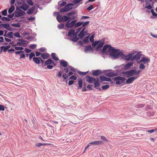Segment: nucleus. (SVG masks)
Returning <instances> with one entry per match:
<instances>
[{
  "label": "nucleus",
  "mask_w": 157,
  "mask_h": 157,
  "mask_svg": "<svg viewBox=\"0 0 157 157\" xmlns=\"http://www.w3.org/2000/svg\"><path fill=\"white\" fill-rule=\"evenodd\" d=\"M140 72V70L136 71V69H132L126 71H122L120 72V75L112 78L113 80L116 81L117 85H120L124 83L126 80V78H129L131 76H134V75H136L139 74Z\"/></svg>",
  "instance_id": "obj_1"
},
{
  "label": "nucleus",
  "mask_w": 157,
  "mask_h": 157,
  "mask_svg": "<svg viewBox=\"0 0 157 157\" xmlns=\"http://www.w3.org/2000/svg\"><path fill=\"white\" fill-rule=\"evenodd\" d=\"M117 52V51L116 50L112 53L110 54L109 56L111 57V58L113 59H117L119 56H121V57H124V54L122 52Z\"/></svg>",
  "instance_id": "obj_2"
},
{
  "label": "nucleus",
  "mask_w": 157,
  "mask_h": 157,
  "mask_svg": "<svg viewBox=\"0 0 157 157\" xmlns=\"http://www.w3.org/2000/svg\"><path fill=\"white\" fill-rule=\"evenodd\" d=\"M136 75V77H134L133 76L130 77L126 80L125 82V83H124V84H130L133 83V81L136 79L138 78L139 77V75Z\"/></svg>",
  "instance_id": "obj_3"
},
{
  "label": "nucleus",
  "mask_w": 157,
  "mask_h": 157,
  "mask_svg": "<svg viewBox=\"0 0 157 157\" xmlns=\"http://www.w3.org/2000/svg\"><path fill=\"white\" fill-rule=\"evenodd\" d=\"M70 21L69 20L67 21L65 25L66 27L68 28H72L74 26H75V24L77 21L76 20H74L71 22H70Z\"/></svg>",
  "instance_id": "obj_4"
},
{
  "label": "nucleus",
  "mask_w": 157,
  "mask_h": 157,
  "mask_svg": "<svg viewBox=\"0 0 157 157\" xmlns=\"http://www.w3.org/2000/svg\"><path fill=\"white\" fill-rule=\"evenodd\" d=\"M53 63V61L50 58L48 59L45 62V66L47 65V68L50 69H51L53 68V65H51V64H52V63Z\"/></svg>",
  "instance_id": "obj_5"
},
{
  "label": "nucleus",
  "mask_w": 157,
  "mask_h": 157,
  "mask_svg": "<svg viewBox=\"0 0 157 157\" xmlns=\"http://www.w3.org/2000/svg\"><path fill=\"white\" fill-rule=\"evenodd\" d=\"M141 52H138L136 54L133 56L132 60H133V61L134 60L136 61L137 63V62L139 61V60L140 59V57L141 56Z\"/></svg>",
  "instance_id": "obj_6"
},
{
  "label": "nucleus",
  "mask_w": 157,
  "mask_h": 157,
  "mask_svg": "<svg viewBox=\"0 0 157 157\" xmlns=\"http://www.w3.org/2000/svg\"><path fill=\"white\" fill-rule=\"evenodd\" d=\"M107 71L106 70H104L102 72L100 70H97L92 71V75L94 76H98L99 75L102 74L103 73L106 72Z\"/></svg>",
  "instance_id": "obj_7"
},
{
  "label": "nucleus",
  "mask_w": 157,
  "mask_h": 157,
  "mask_svg": "<svg viewBox=\"0 0 157 157\" xmlns=\"http://www.w3.org/2000/svg\"><path fill=\"white\" fill-rule=\"evenodd\" d=\"M132 55V53H129L127 55H125L124 54V57H124L125 59L127 61H133V60H132V58L133 57Z\"/></svg>",
  "instance_id": "obj_8"
},
{
  "label": "nucleus",
  "mask_w": 157,
  "mask_h": 157,
  "mask_svg": "<svg viewBox=\"0 0 157 157\" xmlns=\"http://www.w3.org/2000/svg\"><path fill=\"white\" fill-rule=\"evenodd\" d=\"M103 144V142L101 141H95L89 143V144L91 145H100Z\"/></svg>",
  "instance_id": "obj_9"
},
{
  "label": "nucleus",
  "mask_w": 157,
  "mask_h": 157,
  "mask_svg": "<svg viewBox=\"0 0 157 157\" xmlns=\"http://www.w3.org/2000/svg\"><path fill=\"white\" fill-rule=\"evenodd\" d=\"M85 79L86 81L89 83H91L93 82L95 80V78H92L88 75H87L85 77Z\"/></svg>",
  "instance_id": "obj_10"
},
{
  "label": "nucleus",
  "mask_w": 157,
  "mask_h": 157,
  "mask_svg": "<svg viewBox=\"0 0 157 157\" xmlns=\"http://www.w3.org/2000/svg\"><path fill=\"white\" fill-rule=\"evenodd\" d=\"M150 59L146 57H143L142 59L137 62L138 63H140L141 62H143L144 64H145L150 61Z\"/></svg>",
  "instance_id": "obj_11"
},
{
  "label": "nucleus",
  "mask_w": 157,
  "mask_h": 157,
  "mask_svg": "<svg viewBox=\"0 0 157 157\" xmlns=\"http://www.w3.org/2000/svg\"><path fill=\"white\" fill-rule=\"evenodd\" d=\"M100 78L101 82L102 81H111V79L110 78L105 77L104 76H100Z\"/></svg>",
  "instance_id": "obj_12"
},
{
  "label": "nucleus",
  "mask_w": 157,
  "mask_h": 157,
  "mask_svg": "<svg viewBox=\"0 0 157 157\" xmlns=\"http://www.w3.org/2000/svg\"><path fill=\"white\" fill-rule=\"evenodd\" d=\"M106 76L109 77H113L118 75L117 73H114L113 71L108 73L105 75Z\"/></svg>",
  "instance_id": "obj_13"
},
{
  "label": "nucleus",
  "mask_w": 157,
  "mask_h": 157,
  "mask_svg": "<svg viewBox=\"0 0 157 157\" xmlns=\"http://www.w3.org/2000/svg\"><path fill=\"white\" fill-rule=\"evenodd\" d=\"M133 64V63L131 62L128 63L127 64L124 65V70H126L128 69Z\"/></svg>",
  "instance_id": "obj_14"
},
{
  "label": "nucleus",
  "mask_w": 157,
  "mask_h": 157,
  "mask_svg": "<svg viewBox=\"0 0 157 157\" xmlns=\"http://www.w3.org/2000/svg\"><path fill=\"white\" fill-rule=\"evenodd\" d=\"M73 74V73L71 71H70L68 73V75H67L66 73H64L62 75V77L64 79H67L68 77Z\"/></svg>",
  "instance_id": "obj_15"
},
{
  "label": "nucleus",
  "mask_w": 157,
  "mask_h": 157,
  "mask_svg": "<svg viewBox=\"0 0 157 157\" xmlns=\"http://www.w3.org/2000/svg\"><path fill=\"white\" fill-rule=\"evenodd\" d=\"M104 43L103 42H99L97 44V46L96 48V50L97 51L99 49L101 48L104 44Z\"/></svg>",
  "instance_id": "obj_16"
},
{
  "label": "nucleus",
  "mask_w": 157,
  "mask_h": 157,
  "mask_svg": "<svg viewBox=\"0 0 157 157\" xmlns=\"http://www.w3.org/2000/svg\"><path fill=\"white\" fill-rule=\"evenodd\" d=\"M78 89H81L82 87L83 81L82 78H79L78 79Z\"/></svg>",
  "instance_id": "obj_17"
},
{
  "label": "nucleus",
  "mask_w": 157,
  "mask_h": 157,
  "mask_svg": "<svg viewBox=\"0 0 157 157\" xmlns=\"http://www.w3.org/2000/svg\"><path fill=\"white\" fill-rule=\"evenodd\" d=\"M75 31V30L74 29H70L68 33L67 36L71 37V36H74V31Z\"/></svg>",
  "instance_id": "obj_18"
},
{
  "label": "nucleus",
  "mask_w": 157,
  "mask_h": 157,
  "mask_svg": "<svg viewBox=\"0 0 157 157\" xmlns=\"http://www.w3.org/2000/svg\"><path fill=\"white\" fill-rule=\"evenodd\" d=\"M116 50V49H115L113 47H112L110 45L107 51L109 52L110 53V54H111L113 52L115 51Z\"/></svg>",
  "instance_id": "obj_19"
},
{
  "label": "nucleus",
  "mask_w": 157,
  "mask_h": 157,
  "mask_svg": "<svg viewBox=\"0 0 157 157\" xmlns=\"http://www.w3.org/2000/svg\"><path fill=\"white\" fill-rule=\"evenodd\" d=\"M40 57H34L33 58V60L36 64H39L40 63Z\"/></svg>",
  "instance_id": "obj_20"
},
{
  "label": "nucleus",
  "mask_w": 157,
  "mask_h": 157,
  "mask_svg": "<svg viewBox=\"0 0 157 157\" xmlns=\"http://www.w3.org/2000/svg\"><path fill=\"white\" fill-rule=\"evenodd\" d=\"M29 7V6L26 3L24 4L21 6H20L21 8L25 11H26Z\"/></svg>",
  "instance_id": "obj_21"
},
{
  "label": "nucleus",
  "mask_w": 157,
  "mask_h": 157,
  "mask_svg": "<svg viewBox=\"0 0 157 157\" xmlns=\"http://www.w3.org/2000/svg\"><path fill=\"white\" fill-rule=\"evenodd\" d=\"M60 65L64 67H66L68 65L67 62L64 60H62L60 63Z\"/></svg>",
  "instance_id": "obj_22"
},
{
  "label": "nucleus",
  "mask_w": 157,
  "mask_h": 157,
  "mask_svg": "<svg viewBox=\"0 0 157 157\" xmlns=\"http://www.w3.org/2000/svg\"><path fill=\"white\" fill-rule=\"evenodd\" d=\"M28 44V43H24V42H18L17 43V45L19 46H22L24 47H26Z\"/></svg>",
  "instance_id": "obj_23"
},
{
  "label": "nucleus",
  "mask_w": 157,
  "mask_h": 157,
  "mask_svg": "<svg viewBox=\"0 0 157 157\" xmlns=\"http://www.w3.org/2000/svg\"><path fill=\"white\" fill-rule=\"evenodd\" d=\"M49 55L47 53H43L41 55V57L44 59H48L49 57Z\"/></svg>",
  "instance_id": "obj_24"
},
{
  "label": "nucleus",
  "mask_w": 157,
  "mask_h": 157,
  "mask_svg": "<svg viewBox=\"0 0 157 157\" xmlns=\"http://www.w3.org/2000/svg\"><path fill=\"white\" fill-rule=\"evenodd\" d=\"M86 34L84 33V32L82 31H80L78 35V36L80 39H82L86 35Z\"/></svg>",
  "instance_id": "obj_25"
},
{
  "label": "nucleus",
  "mask_w": 157,
  "mask_h": 157,
  "mask_svg": "<svg viewBox=\"0 0 157 157\" xmlns=\"http://www.w3.org/2000/svg\"><path fill=\"white\" fill-rule=\"evenodd\" d=\"M35 9V7L34 6L32 7L31 9L29 10L27 13L28 14H31L34 12Z\"/></svg>",
  "instance_id": "obj_26"
},
{
  "label": "nucleus",
  "mask_w": 157,
  "mask_h": 157,
  "mask_svg": "<svg viewBox=\"0 0 157 157\" xmlns=\"http://www.w3.org/2000/svg\"><path fill=\"white\" fill-rule=\"evenodd\" d=\"M84 50L86 52H87L88 51L91 50L93 51V49L90 45L86 46L85 49Z\"/></svg>",
  "instance_id": "obj_27"
},
{
  "label": "nucleus",
  "mask_w": 157,
  "mask_h": 157,
  "mask_svg": "<svg viewBox=\"0 0 157 157\" xmlns=\"http://www.w3.org/2000/svg\"><path fill=\"white\" fill-rule=\"evenodd\" d=\"M94 87H98L100 85V83L99 82L98 78L97 80H96L95 79V80H94Z\"/></svg>",
  "instance_id": "obj_28"
},
{
  "label": "nucleus",
  "mask_w": 157,
  "mask_h": 157,
  "mask_svg": "<svg viewBox=\"0 0 157 157\" xmlns=\"http://www.w3.org/2000/svg\"><path fill=\"white\" fill-rule=\"evenodd\" d=\"M32 32V30L30 29H29L28 30V32H24L22 33V35L24 36L28 35H30L31 33Z\"/></svg>",
  "instance_id": "obj_29"
},
{
  "label": "nucleus",
  "mask_w": 157,
  "mask_h": 157,
  "mask_svg": "<svg viewBox=\"0 0 157 157\" xmlns=\"http://www.w3.org/2000/svg\"><path fill=\"white\" fill-rule=\"evenodd\" d=\"M15 9V7L14 6L12 5L9 8L8 10V13L9 14L12 13L14 10Z\"/></svg>",
  "instance_id": "obj_30"
},
{
  "label": "nucleus",
  "mask_w": 157,
  "mask_h": 157,
  "mask_svg": "<svg viewBox=\"0 0 157 157\" xmlns=\"http://www.w3.org/2000/svg\"><path fill=\"white\" fill-rule=\"evenodd\" d=\"M110 45L106 44L102 48V52L103 53H105L106 50L108 49Z\"/></svg>",
  "instance_id": "obj_31"
},
{
  "label": "nucleus",
  "mask_w": 157,
  "mask_h": 157,
  "mask_svg": "<svg viewBox=\"0 0 157 157\" xmlns=\"http://www.w3.org/2000/svg\"><path fill=\"white\" fill-rule=\"evenodd\" d=\"M62 19V22H65L66 21H68V20L69 21L70 19V17L66 16H63Z\"/></svg>",
  "instance_id": "obj_32"
},
{
  "label": "nucleus",
  "mask_w": 157,
  "mask_h": 157,
  "mask_svg": "<svg viewBox=\"0 0 157 157\" xmlns=\"http://www.w3.org/2000/svg\"><path fill=\"white\" fill-rule=\"evenodd\" d=\"M56 53H52L51 55L52 58L55 60L58 61L59 60L58 57L56 56Z\"/></svg>",
  "instance_id": "obj_33"
},
{
  "label": "nucleus",
  "mask_w": 157,
  "mask_h": 157,
  "mask_svg": "<svg viewBox=\"0 0 157 157\" xmlns=\"http://www.w3.org/2000/svg\"><path fill=\"white\" fill-rule=\"evenodd\" d=\"M63 16L59 15V16H57L56 17L57 20L59 23L62 22Z\"/></svg>",
  "instance_id": "obj_34"
},
{
  "label": "nucleus",
  "mask_w": 157,
  "mask_h": 157,
  "mask_svg": "<svg viewBox=\"0 0 157 157\" xmlns=\"http://www.w3.org/2000/svg\"><path fill=\"white\" fill-rule=\"evenodd\" d=\"M70 39L72 41L76 42L79 39V38L76 36H73L71 37Z\"/></svg>",
  "instance_id": "obj_35"
},
{
  "label": "nucleus",
  "mask_w": 157,
  "mask_h": 157,
  "mask_svg": "<svg viewBox=\"0 0 157 157\" xmlns=\"http://www.w3.org/2000/svg\"><path fill=\"white\" fill-rule=\"evenodd\" d=\"M64 7L67 12L71 10L72 9V8L70 7L68 4L65 6Z\"/></svg>",
  "instance_id": "obj_36"
},
{
  "label": "nucleus",
  "mask_w": 157,
  "mask_h": 157,
  "mask_svg": "<svg viewBox=\"0 0 157 157\" xmlns=\"http://www.w3.org/2000/svg\"><path fill=\"white\" fill-rule=\"evenodd\" d=\"M13 32H10L7 33V37H8L10 38H13Z\"/></svg>",
  "instance_id": "obj_37"
},
{
  "label": "nucleus",
  "mask_w": 157,
  "mask_h": 157,
  "mask_svg": "<svg viewBox=\"0 0 157 157\" xmlns=\"http://www.w3.org/2000/svg\"><path fill=\"white\" fill-rule=\"evenodd\" d=\"M83 23V21H79L77 22V23H75V27L76 28L79 27L81 26L82 25Z\"/></svg>",
  "instance_id": "obj_38"
},
{
  "label": "nucleus",
  "mask_w": 157,
  "mask_h": 157,
  "mask_svg": "<svg viewBox=\"0 0 157 157\" xmlns=\"http://www.w3.org/2000/svg\"><path fill=\"white\" fill-rule=\"evenodd\" d=\"M88 71L86 72H82L80 71H78V73L79 75L83 76L85 75L88 73Z\"/></svg>",
  "instance_id": "obj_39"
},
{
  "label": "nucleus",
  "mask_w": 157,
  "mask_h": 157,
  "mask_svg": "<svg viewBox=\"0 0 157 157\" xmlns=\"http://www.w3.org/2000/svg\"><path fill=\"white\" fill-rule=\"evenodd\" d=\"M89 37V36H87L85 37L83 40V42L85 43H87L89 42L88 39Z\"/></svg>",
  "instance_id": "obj_40"
},
{
  "label": "nucleus",
  "mask_w": 157,
  "mask_h": 157,
  "mask_svg": "<svg viewBox=\"0 0 157 157\" xmlns=\"http://www.w3.org/2000/svg\"><path fill=\"white\" fill-rule=\"evenodd\" d=\"M1 20L3 21H10V18H8L6 17H3L1 18Z\"/></svg>",
  "instance_id": "obj_41"
},
{
  "label": "nucleus",
  "mask_w": 157,
  "mask_h": 157,
  "mask_svg": "<svg viewBox=\"0 0 157 157\" xmlns=\"http://www.w3.org/2000/svg\"><path fill=\"white\" fill-rule=\"evenodd\" d=\"M11 26L12 27H16L19 28L20 27V25L19 23L16 24H11Z\"/></svg>",
  "instance_id": "obj_42"
},
{
  "label": "nucleus",
  "mask_w": 157,
  "mask_h": 157,
  "mask_svg": "<svg viewBox=\"0 0 157 157\" xmlns=\"http://www.w3.org/2000/svg\"><path fill=\"white\" fill-rule=\"evenodd\" d=\"M64 24L63 23L59 24L58 25V28L59 29H61L64 28Z\"/></svg>",
  "instance_id": "obj_43"
},
{
  "label": "nucleus",
  "mask_w": 157,
  "mask_h": 157,
  "mask_svg": "<svg viewBox=\"0 0 157 157\" xmlns=\"http://www.w3.org/2000/svg\"><path fill=\"white\" fill-rule=\"evenodd\" d=\"M99 42V41H96L92 43V46L94 48H95V46L97 45V44H98V43Z\"/></svg>",
  "instance_id": "obj_44"
},
{
  "label": "nucleus",
  "mask_w": 157,
  "mask_h": 157,
  "mask_svg": "<svg viewBox=\"0 0 157 157\" xmlns=\"http://www.w3.org/2000/svg\"><path fill=\"white\" fill-rule=\"evenodd\" d=\"M46 144H42L41 143H37L35 144V146L37 147H40L41 146H44L45 145H46Z\"/></svg>",
  "instance_id": "obj_45"
},
{
  "label": "nucleus",
  "mask_w": 157,
  "mask_h": 157,
  "mask_svg": "<svg viewBox=\"0 0 157 157\" xmlns=\"http://www.w3.org/2000/svg\"><path fill=\"white\" fill-rule=\"evenodd\" d=\"M2 13L3 15L6 16L7 14V9H5L2 11Z\"/></svg>",
  "instance_id": "obj_46"
},
{
  "label": "nucleus",
  "mask_w": 157,
  "mask_h": 157,
  "mask_svg": "<svg viewBox=\"0 0 157 157\" xmlns=\"http://www.w3.org/2000/svg\"><path fill=\"white\" fill-rule=\"evenodd\" d=\"M27 2L29 5L31 6L33 5V3L32 0H27Z\"/></svg>",
  "instance_id": "obj_47"
},
{
  "label": "nucleus",
  "mask_w": 157,
  "mask_h": 157,
  "mask_svg": "<svg viewBox=\"0 0 157 157\" xmlns=\"http://www.w3.org/2000/svg\"><path fill=\"white\" fill-rule=\"evenodd\" d=\"M75 13V12L74 11H72L71 12H70L67 13V15L69 16H71L74 15Z\"/></svg>",
  "instance_id": "obj_48"
},
{
  "label": "nucleus",
  "mask_w": 157,
  "mask_h": 157,
  "mask_svg": "<svg viewBox=\"0 0 157 157\" xmlns=\"http://www.w3.org/2000/svg\"><path fill=\"white\" fill-rule=\"evenodd\" d=\"M9 24L8 23L3 24V28L6 29L7 30L8 27H9Z\"/></svg>",
  "instance_id": "obj_49"
},
{
  "label": "nucleus",
  "mask_w": 157,
  "mask_h": 157,
  "mask_svg": "<svg viewBox=\"0 0 157 157\" xmlns=\"http://www.w3.org/2000/svg\"><path fill=\"white\" fill-rule=\"evenodd\" d=\"M101 139L103 141H105L106 142H109V140H108L104 136H101Z\"/></svg>",
  "instance_id": "obj_50"
},
{
  "label": "nucleus",
  "mask_w": 157,
  "mask_h": 157,
  "mask_svg": "<svg viewBox=\"0 0 157 157\" xmlns=\"http://www.w3.org/2000/svg\"><path fill=\"white\" fill-rule=\"evenodd\" d=\"M109 87V85H106L102 86V88L103 90H106L108 89Z\"/></svg>",
  "instance_id": "obj_51"
},
{
  "label": "nucleus",
  "mask_w": 157,
  "mask_h": 157,
  "mask_svg": "<svg viewBox=\"0 0 157 157\" xmlns=\"http://www.w3.org/2000/svg\"><path fill=\"white\" fill-rule=\"evenodd\" d=\"M29 60H31L32 58L33 57H34L35 56V53L34 52H31L30 54H29Z\"/></svg>",
  "instance_id": "obj_52"
},
{
  "label": "nucleus",
  "mask_w": 157,
  "mask_h": 157,
  "mask_svg": "<svg viewBox=\"0 0 157 157\" xmlns=\"http://www.w3.org/2000/svg\"><path fill=\"white\" fill-rule=\"evenodd\" d=\"M90 23V21H87L85 22H83L82 27H85L86 25H88Z\"/></svg>",
  "instance_id": "obj_53"
},
{
  "label": "nucleus",
  "mask_w": 157,
  "mask_h": 157,
  "mask_svg": "<svg viewBox=\"0 0 157 157\" xmlns=\"http://www.w3.org/2000/svg\"><path fill=\"white\" fill-rule=\"evenodd\" d=\"M157 130V128H155L154 129H151L150 130H147L146 131V132H147L150 133H151L155 131H156Z\"/></svg>",
  "instance_id": "obj_54"
},
{
  "label": "nucleus",
  "mask_w": 157,
  "mask_h": 157,
  "mask_svg": "<svg viewBox=\"0 0 157 157\" xmlns=\"http://www.w3.org/2000/svg\"><path fill=\"white\" fill-rule=\"evenodd\" d=\"M15 49L16 50H22L24 48L22 47H14Z\"/></svg>",
  "instance_id": "obj_55"
},
{
  "label": "nucleus",
  "mask_w": 157,
  "mask_h": 157,
  "mask_svg": "<svg viewBox=\"0 0 157 157\" xmlns=\"http://www.w3.org/2000/svg\"><path fill=\"white\" fill-rule=\"evenodd\" d=\"M13 35L19 38H21V36L20 35L19 33L18 32L15 33Z\"/></svg>",
  "instance_id": "obj_56"
},
{
  "label": "nucleus",
  "mask_w": 157,
  "mask_h": 157,
  "mask_svg": "<svg viewBox=\"0 0 157 157\" xmlns=\"http://www.w3.org/2000/svg\"><path fill=\"white\" fill-rule=\"evenodd\" d=\"M68 67L69 68V69L72 71L73 72H75V69L72 67L70 65H68Z\"/></svg>",
  "instance_id": "obj_57"
},
{
  "label": "nucleus",
  "mask_w": 157,
  "mask_h": 157,
  "mask_svg": "<svg viewBox=\"0 0 157 157\" xmlns=\"http://www.w3.org/2000/svg\"><path fill=\"white\" fill-rule=\"evenodd\" d=\"M36 47V44H33L30 45L29 46V47L30 48L32 49H35Z\"/></svg>",
  "instance_id": "obj_58"
},
{
  "label": "nucleus",
  "mask_w": 157,
  "mask_h": 157,
  "mask_svg": "<svg viewBox=\"0 0 157 157\" xmlns=\"http://www.w3.org/2000/svg\"><path fill=\"white\" fill-rule=\"evenodd\" d=\"M15 16L16 17H18L21 16L18 11H15L14 12Z\"/></svg>",
  "instance_id": "obj_59"
},
{
  "label": "nucleus",
  "mask_w": 157,
  "mask_h": 157,
  "mask_svg": "<svg viewBox=\"0 0 157 157\" xmlns=\"http://www.w3.org/2000/svg\"><path fill=\"white\" fill-rule=\"evenodd\" d=\"M94 36L93 35H92L90 37V40L91 43H93V42H94Z\"/></svg>",
  "instance_id": "obj_60"
},
{
  "label": "nucleus",
  "mask_w": 157,
  "mask_h": 157,
  "mask_svg": "<svg viewBox=\"0 0 157 157\" xmlns=\"http://www.w3.org/2000/svg\"><path fill=\"white\" fill-rule=\"evenodd\" d=\"M140 63V66L139 68L140 69H143L145 68V66L144 65V64L141 63Z\"/></svg>",
  "instance_id": "obj_61"
},
{
  "label": "nucleus",
  "mask_w": 157,
  "mask_h": 157,
  "mask_svg": "<svg viewBox=\"0 0 157 157\" xmlns=\"http://www.w3.org/2000/svg\"><path fill=\"white\" fill-rule=\"evenodd\" d=\"M39 51L41 52H45L46 51V49L45 48L42 47L39 49Z\"/></svg>",
  "instance_id": "obj_62"
},
{
  "label": "nucleus",
  "mask_w": 157,
  "mask_h": 157,
  "mask_svg": "<svg viewBox=\"0 0 157 157\" xmlns=\"http://www.w3.org/2000/svg\"><path fill=\"white\" fill-rule=\"evenodd\" d=\"M19 12L21 16H24L25 13V12L21 10Z\"/></svg>",
  "instance_id": "obj_63"
},
{
  "label": "nucleus",
  "mask_w": 157,
  "mask_h": 157,
  "mask_svg": "<svg viewBox=\"0 0 157 157\" xmlns=\"http://www.w3.org/2000/svg\"><path fill=\"white\" fill-rule=\"evenodd\" d=\"M77 79V77L74 75H71L70 78V79L71 80H76Z\"/></svg>",
  "instance_id": "obj_64"
}]
</instances>
